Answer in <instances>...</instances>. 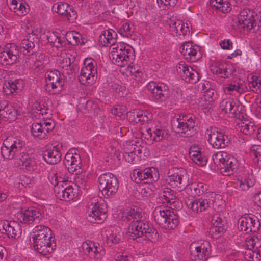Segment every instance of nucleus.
Masks as SVG:
<instances>
[{"mask_svg":"<svg viewBox=\"0 0 261 261\" xmlns=\"http://www.w3.org/2000/svg\"><path fill=\"white\" fill-rule=\"evenodd\" d=\"M148 222H143L141 220L135 223H130L128 228L129 232L134 238L141 237L148 228Z\"/></svg>","mask_w":261,"mask_h":261,"instance_id":"nucleus-41","label":"nucleus"},{"mask_svg":"<svg viewBox=\"0 0 261 261\" xmlns=\"http://www.w3.org/2000/svg\"><path fill=\"white\" fill-rule=\"evenodd\" d=\"M0 231L10 239H17L21 234L20 225L15 221L0 220Z\"/></svg>","mask_w":261,"mask_h":261,"instance_id":"nucleus-19","label":"nucleus"},{"mask_svg":"<svg viewBox=\"0 0 261 261\" xmlns=\"http://www.w3.org/2000/svg\"><path fill=\"white\" fill-rule=\"evenodd\" d=\"M10 9L16 15L23 16L29 12V7L25 0H7Z\"/></svg>","mask_w":261,"mask_h":261,"instance_id":"nucleus-36","label":"nucleus"},{"mask_svg":"<svg viewBox=\"0 0 261 261\" xmlns=\"http://www.w3.org/2000/svg\"><path fill=\"white\" fill-rule=\"evenodd\" d=\"M17 115V111L11 104H7L3 109H0V120L5 118L11 122L16 119Z\"/></svg>","mask_w":261,"mask_h":261,"instance_id":"nucleus-43","label":"nucleus"},{"mask_svg":"<svg viewBox=\"0 0 261 261\" xmlns=\"http://www.w3.org/2000/svg\"><path fill=\"white\" fill-rule=\"evenodd\" d=\"M209 2L212 7L223 13H227L231 9V5L227 0H210Z\"/></svg>","mask_w":261,"mask_h":261,"instance_id":"nucleus-49","label":"nucleus"},{"mask_svg":"<svg viewBox=\"0 0 261 261\" xmlns=\"http://www.w3.org/2000/svg\"><path fill=\"white\" fill-rule=\"evenodd\" d=\"M189 175L185 169H175L173 174L168 176L166 181L173 189L181 191L189 184Z\"/></svg>","mask_w":261,"mask_h":261,"instance_id":"nucleus-14","label":"nucleus"},{"mask_svg":"<svg viewBox=\"0 0 261 261\" xmlns=\"http://www.w3.org/2000/svg\"><path fill=\"white\" fill-rule=\"evenodd\" d=\"M242 106L238 100L231 98L223 99L220 104L221 111L231 118H236L239 114V108Z\"/></svg>","mask_w":261,"mask_h":261,"instance_id":"nucleus-23","label":"nucleus"},{"mask_svg":"<svg viewBox=\"0 0 261 261\" xmlns=\"http://www.w3.org/2000/svg\"><path fill=\"white\" fill-rule=\"evenodd\" d=\"M142 148L139 143L136 142L132 141L126 142L124 147L123 158L128 163H136L139 160V155L142 152Z\"/></svg>","mask_w":261,"mask_h":261,"instance_id":"nucleus-21","label":"nucleus"},{"mask_svg":"<svg viewBox=\"0 0 261 261\" xmlns=\"http://www.w3.org/2000/svg\"><path fill=\"white\" fill-rule=\"evenodd\" d=\"M119 186L117 177L111 173L102 174L98 178V189L105 198L114 195L118 191Z\"/></svg>","mask_w":261,"mask_h":261,"instance_id":"nucleus-5","label":"nucleus"},{"mask_svg":"<svg viewBox=\"0 0 261 261\" xmlns=\"http://www.w3.org/2000/svg\"><path fill=\"white\" fill-rule=\"evenodd\" d=\"M81 247L86 256L95 261L101 260L106 254L104 248L99 243L92 241L83 242Z\"/></svg>","mask_w":261,"mask_h":261,"instance_id":"nucleus-12","label":"nucleus"},{"mask_svg":"<svg viewBox=\"0 0 261 261\" xmlns=\"http://www.w3.org/2000/svg\"><path fill=\"white\" fill-rule=\"evenodd\" d=\"M217 98V92L213 89H210L204 93L203 97L200 98L199 105L204 113L208 112L212 109Z\"/></svg>","mask_w":261,"mask_h":261,"instance_id":"nucleus-33","label":"nucleus"},{"mask_svg":"<svg viewBox=\"0 0 261 261\" xmlns=\"http://www.w3.org/2000/svg\"><path fill=\"white\" fill-rule=\"evenodd\" d=\"M118 32L122 36L129 37L134 32L133 26L128 22H125L119 28Z\"/></svg>","mask_w":261,"mask_h":261,"instance_id":"nucleus-62","label":"nucleus"},{"mask_svg":"<svg viewBox=\"0 0 261 261\" xmlns=\"http://www.w3.org/2000/svg\"><path fill=\"white\" fill-rule=\"evenodd\" d=\"M213 201L207 198L187 199L185 204L187 208L195 213H200L210 207Z\"/></svg>","mask_w":261,"mask_h":261,"instance_id":"nucleus-26","label":"nucleus"},{"mask_svg":"<svg viewBox=\"0 0 261 261\" xmlns=\"http://www.w3.org/2000/svg\"><path fill=\"white\" fill-rule=\"evenodd\" d=\"M112 62L120 67L130 66L135 58L133 48L127 44L119 43L113 46L110 53Z\"/></svg>","mask_w":261,"mask_h":261,"instance_id":"nucleus-3","label":"nucleus"},{"mask_svg":"<svg viewBox=\"0 0 261 261\" xmlns=\"http://www.w3.org/2000/svg\"><path fill=\"white\" fill-rule=\"evenodd\" d=\"M62 148V144L60 143L48 147L43 153L44 161L49 164L59 163L61 160Z\"/></svg>","mask_w":261,"mask_h":261,"instance_id":"nucleus-29","label":"nucleus"},{"mask_svg":"<svg viewBox=\"0 0 261 261\" xmlns=\"http://www.w3.org/2000/svg\"><path fill=\"white\" fill-rule=\"evenodd\" d=\"M232 186L240 191H246L254 184L252 175L247 171L239 172L232 182Z\"/></svg>","mask_w":261,"mask_h":261,"instance_id":"nucleus-24","label":"nucleus"},{"mask_svg":"<svg viewBox=\"0 0 261 261\" xmlns=\"http://www.w3.org/2000/svg\"><path fill=\"white\" fill-rule=\"evenodd\" d=\"M195 124V117L191 114H181L171 121L173 129L177 133H186L192 129Z\"/></svg>","mask_w":261,"mask_h":261,"instance_id":"nucleus-11","label":"nucleus"},{"mask_svg":"<svg viewBox=\"0 0 261 261\" xmlns=\"http://www.w3.org/2000/svg\"><path fill=\"white\" fill-rule=\"evenodd\" d=\"M144 235V239L148 241L149 245L156 242L159 238L157 231L149 224H148V228L146 229Z\"/></svg>","mask_w":261,"mask_h":261,"instance_id":"nucleus-55","label":"nucleus"},{"mask_svg":"<svg viewBox=\"0 0 261 261\" xmlns=\"http://www.w3.org/2000/svg\"><path fill=\"white\" fill-rule=\"evenodd\" d=\"M24 142L18 137H8L3 142L1 147L2 156L6 159L11 160L21 150Z\"/></svg>","mask_w":261,"mask_h":261,"instance_id":"nucleus-7","label":"nucleus"},{"mask_svg":"<svg viewBox=\"0 0 261 261\" xmlns=\"http://www.w3.org/2000/svg\"><path fill=\"white\" fill-rule=\"evenodd\" d=\"M41 213L39 208L31 207L28 209H22L16 214L17 219L22 224H31L34 221L39 219Z\"/></svg>","mask_w":261,"mask_h":261,"instance_id":"nucleus-25","label":"nucleus"},{"mask_svg":"<svg viewBox=\"0 0 261 261\" xmlns=\"http://www.w3.org/2000/svg\"><path fill=\"white\" fill-rule=\"evenodd\" d=\"M145 88L153 100L157 102L165 101L169 96L168 86L162 82H149Z\"/></svg>","mask_w":261,"mask_h":261,"instance_id":"nucleus-10","label":"nucleus"},{"mask_svg":"<svg viewBox=\"0 0 261 261\" xmlns=\"http://www.w3.org/2000/svg\"><path fill=\"white\" fill-rule=\"evenodd\" d=\"M47 43L53 48V50H56V55H60V51L64 49L67 43L64 37H62L57 32L47 31L46 34Z\"/></svg>","mask_w":261,"mask_h":261,"instance_id":"nucleus-27","label":"nucleus"},{"mask_svg":"<svg viewBox=\"0 0 261 261\" xmlns=\"http://www.w3.org/2000/svg\"><path fill=\"white\" fill-rule=\"evenodd\" d=\"M142 214L139 208L127 209L124 212L123 219L124 221H130V223H135L141 220Z\"/></svg>","mask_w":261,"mask_h":261,"instance_id":"nucleus-46","label":"nucleus"},{"mask_svg":"<svg viewBox=\"0 0 261 261\" xmlns=\"http://www.w3.org/2000/svg\"><path fill=\"white\" fill-rule=\"evenodd\" d=\"M125 90V87L121 84L113 83L111 85V91L115 96H122Z\"/></svg>","mask_w":261,"mask_h":261,"instance_id":"nucleus-64","label":"nucleus"},{"mask_svg":"<svg viewBox=\"0 0 261 261\" xmlns=\"http://www.w3.org/2000/svg\"><path fill=\"white\" fill-rule=\"evenodd\" d=\"M189 156L196 165L199 166H205L207 159L201 152V148L198 146L192 145L189 149Z\"/></svg>","mask_w":261,"mask_h":261,"instance_id":"nucleus-38","label":"nucleus"},{"mask_svg":"<svg viewBox=\"0 0 261 261\" xmlns=\"http://www.w3.org/2000/svg\"><path fill=\"white\" fill-rule=\"evenodd\" d=\"M205 136L208 143L215 149L224 148L229 143L228 136L216 127L208 128L205 131Z\"/></svg>","mask_w":261,"mask_h":261,"instance_id":"nucleus-8","label":"nucleus"},{"mask_svg":"<svg viewBox=\"0 0 261 261\" xmlns=\"http://www.w3.org/2000/svg\"><path fill=\"white\" fill-rule=\"evenodd\" d=\"M39 163L37 155L22 152L17 164L25 172L32 173L37 170Z\"/></svg>","mask_w":261,"mask_h":261,"instance_id":"nucleus-20","label":"nucleus"},{"mask_svg":"<svg viewBox=\"0 0 261 261\" xmlns=\"http://www.w3.org/2000/svg\"><path fill=\"white\" fill-rule=\"evenodd\" d=\"M105 234L108 243L117 244L120 241V238L116 234V229L114 227H107L105 231Z\"/></svg>","mask_w":261,"mask_h":261,"instance_id":"nucleus-58","label":"nucleus"},{"mask_svg":"<svg viewBox=\"0 0 261 261\" xmlns=\"http://www.w3.org/2000/svg\"><path fill=\"white\" fill-rule=\"evenodd\" d=\"M245 258L248 261H259L261 260V247L254 250H247L245 253Z\"/></svg>","mask_w":261,"mask_h":261,"instance_id":"nucleus-59","label":"nucleus"},{"mask_svg":"<svg viewBox=\"0 0 261 261\" xmlns=\"http://www.w3.org/2000/svg\"><path fill=\"white\" fill-rule=\"evenodd\" d=\"M19 56L17 45L14 43L6 45L4 50L0 47V63L2 65H11L16 62Z\"/></svg>","mask_w":261,"mask_h":261,"instance_id":"nucleus-17","label":"nucleus"},{"mask_svg":"<svg viewBox=\"0 0 261 261\" xmlns=\"http://www.w3.org/2000/svg\"><path fill=\"white\" fill-rule=\"evenodd\" d=\"M46 89L52 94L61 91L64 80L59 71L56 70L47 71L45 74Z\"/></svg>","mask_w":261,"mask_h":261,"instance_id":"nucleus-15","label":"nucleus"},{"mask_svg":"<svg viewBox=\"0 0 261 261\" xmlns=\"http://www.w3.org/2000/svg\"><path fill=\"white\" fill-rule=\"evenodd\" d=\"M97 77L96 62L91 58H86L83 61L81 69L79 81L82 84L93 85Z\"/></svg>","mask_w":261,"mask_h":261,"instance_id":"nucleus-6","label":"nucleus"},{"mask_svg":"<svg viewBox=\"0 0 261 261\" xmlns=\"http://www.w3.org/2000/svg\"><path fill=\"white\" fill-rule=\"evenodd\" d=\"M176 71L178 75L187 82L194 84L199 80L197 71L189 66L185 62L181 61L176 65Z\"/></svg>","mask_w":261,"mask_h":261,"instance_id":"nucleus-16","label":"nucleus"},{"mask_svg":"<svg viewBox=\"0 0 261 261\" xmlns=\"http://www.w3.org/2000/svg\"><path fill=\"white\" fill-rule=\"evenodd\" d=\"M134 181L136 183L143 181L145 183H152L157 181L159 174L157 169L154 167L145 168L143 171L135 169L133 172Z\"/></svg>","mask_w":261,"mask_h":261,"instance_id":"nucleus-18","label":"nucleus"},{"mask_svg":"<svg viewBox=\"0 0 261 261\" xmlns=\"http://www.w3.org/2000/svg\"><path fill=\"white\" fill-rule=\"evenodd\" d=\"M76 188L69 185L65 187L63 185L58 184L54 188V192L57 198L61 200L69 201L77 196Z\"/></svg>","mask_w":261,"mask_h":261,"instance_id":"nucleus-28","label":"nucleus"},{"mask_svg":"<svg viewBox=\"0 0 261 261\" xmlns=\"http://www.w3.org/2000/svg\"><path fill=\"white\" fill-rule=\"evenodd\" d=\"M32 244L38 253L43 256L51 254L56 249V243L52 230L43 225L36 226L33 229Z\"/></svg>","mask_w":261,"mask_h":261,"instance_id":"nucleus-1","label":"nucleus"},{"mask_svg":"<svg viewBox=\"0 0 261 261\" xmlns=\"http://www.w3.org/2000/svg\"><path fill=\"white\" fill-rule=\"evenodd\" d=\"M64 172V171H59L58 172H57L51 178L52 184L54 185L55 186L58 184H60V185L63 184L66 185V181L67 177Z\"/></svg>","mask_w":261,"mask_h":261,"instance_id":"nucleus-61","label":"nucleus"},{"mask_svg":"<svg viewBox=\"0 0 261 261\" xmlns=\"http://www.w3.org/2000/svg\"><path fill=\"white\" fill-rule=\"evenodd\" d=\"M23 84V81L21 79L9 81L4 85L3 92L6 95H10L16 92L17 90H21L24 87Z\"/></svg>","mask_w":261,"mask_h":261,"instance_id":"nucleus-45","label":"nucleus"},{"mask_svg":"<svg viewBox=\"0 0 261 261\" xmlns=\"http://www.w3.org/2000/svg\"><path fill=\"white\" fill-rule=\"evenodd\" d=\"M250 155L253 162L258 167H261V145H253L250 148Z\"/></svg>","mask_w":261,"mask_h":261,"instance_id":"nucleus-53","label":"nucleus"},{"mask_svg":"<svg viewBox=\"0 0 261 261\" xmlns=\"http://www.w3.org/2000/svg\"><path fill=\"white\" fill-rule=\"evenodd\" d=\"M64 164L69 172L75 175L82 173V163L77 150L74 148L69 150L65 156Z\"/></svg>","mask_w":261,"mask_h":261,"instance_id":"nucleus-13","label":"nucleus"},{"mask_svg":"<svg viewBox=\"0 0 261 261\" xmlns=\"http://www.w3.org/2000/svg\"><path fill=\"white\" fill-rule=\"evenodd\" d=\"M245 245L248 248L247 250H251L255 247L258 248L261 247V240L254 236L248 237L246 240Z\"/></svg>","mask_w":261,"mask_h":261,"instance_id":"nucleus-60","label":"nucleus"},{"mask_svg":"<svg viewBox=\"0 0 261 261\" xmlns=\"http://www.w3.org/2000/svg\"><path fill=\"white\" fill-rule=\"evenodd\" d=\"M52 10L57 13L65 15L71 22L75 20L77 16L73 7L66 3H55L52 7Z\"/></svg>","mask_w":261,"mask_h":261,"instance_id":"nucleus-31","label":"nucleus"},{"mask_svg":"<svg viewBox=\"0 0 261 261\" xmlns=\"http://www.w3.org/2000/svg\"><path fill=\"white\" fill-rule=\"evenodd\" d=\"M170 30L172 34L181 39L189 35L191 30V24L189 22H184L177 20L170 25Z\"/></svg>","mask_w":261,"mask_h":261,"instance_id":"nucleus-34","label":"nucleus"},{"mask_svg":"<svg viewBox=\"0 0 261 261\" xmlns=\"http://www.w3.org/2000/svg\"><path fill=\"white\" fill-rule=\"evenodd\" d=\"M141 134L142 137L148 141H160L165 138L167 132L160 127H155L153 130L149 128L145 130L142 129Z\"/></svg>","mask_w":261,"mask_h":261,"instance_id":"nucleus-37","label":"nucleus"},{"mask_svg":"<svg viewBox=\"0 0 261 261\" xmlns=\"http://www.w3.org/2000/svg\"><path fill=\"white\" fill-rule=\"evenodd\" d=\"M224 91L227 94H232L235 92L242 93L244 91V87L242 84L238 82H230L224 85Z\"/></svg>","mask_w":261,"mask_h":261,"instance_id":"nucleus-51","label":"nucleus"},{"mask_svg":"<svg viewBox=\"0 0 261 261\" xmlns=\"http://www.w3.org/2000/svg\"><path fill=\"white\" fill-rule=\"evenodd\" d=\"M47 117H43V120L39 122H34L31 126L30 131L32 136L39 139H45L47 134L51 132L55 126L54 120Z\"/></svg>","mask_w":261,"mask_h":261,"instance_id":"nucleus-9","label":"nucleus"},{"mask_svg":"<svg viewBox=\"0 0 261 261\" xmlns=\"http://www.w3.org/2000/svg\"><path fill=\"white\" fill-rule=\"evenodd\" d=\"M251 79L249 85L250 89L256 93H261V74L253 75Z\"/></svg>","mask_w":261,"mask_h":261,"instance_id":"nucleus-57","label":"nucleus"},{"mask_svg":"<svg viewBox=\"0 0 261 261\" xmlns=\"http://www.w3.org/2000/svg\"><path fill=\"white\" fill-rule=\"evenodd\" d=\"M236 128L244 134L250 135L255 130V125L253 121L244 120L237 123Z\"/></svg>","mask_w":261,"mask_h":261,"instance_id":"nucleus-48","label":"nucleus"},{"mask_svg":"<svg viewBox=\"0 0 261 261\" xmlns=\"http://www.w3.org/2000/svg\"><path fill=\"white\" fill-rule=\"evenodd\" d=\"M107 205L103 199L97 196L89 197L88 213L90 222L102 223L107 217Z\"/></svg>","mask_w":261,"mask_h":261,"instance_id":"nucleus-4","label":"nucleus"},{"mask_svg":"<svg viewBox=\"0 0 261 261\" xmlns=\"http://www.w3.org/2000/svg\"><path fill=\"white\" fill-rule=\"evenodd\" d=\"M236 23L240 28L250 30L256 25L255 15L252 11L244 9L237 15Z\"/></svg>","mask_w":261,"mask_h":261,"instance_id":"nucleus-22","label":"nucleus"},{"mask_svg":"<svg viewBox=\"0 0 261 261\" xmlns=\"http://www.w3.org/2000/svg\"><path fill=\"white\" fill-rule=\"evenodd\" d=\"M160 198L162 203H168L170 205L176 201V196L173 191L170 188H165L160 194Z\"/></svg>","mask_w":261,"mask_h":261,"instance_id":"nucleus-50","label":"nucleus"},{"mask_svg":"<svg viewBox=\"0 0 261 261\" xmlns=\"http://www.w3.org/2000/svg\"><path fill=\"white\" fill-rule=\"evenodd\" d=\"M228 65L224 62L217 61L213 63L210 66V70L215 74L221 77H227L229 73L227 71Z\"/></svg>","mask_w":261,"mask_h":261,"instance_id":"nucleus-44","label":"nucleus"},{"mask_svg":"<svg viewBox=\"0 0 261 261\" xmlns=\"http://www.w3.org/2000/svg\"><path fill=\"white\" fill-rule=\"evenodd\" d=\"M208 186L203 182H193L189 185L187 192L192 196L201 195L207 191Z\"/></svg>","mask_w":261,"mask_h":261,"instance_id":"nucleus-47","label":"nucleus"},{"mask_svg":"<svg viewBox=\"0 0 261 261\" xmlns=\"http://www.w3.org/2000/svg\"><path fill=\"white\" fill-rule=\"evenodd\" d=\"M116 32L112 29H107L103 30L99 36V43L104 46L109 45L116 46L115 43L117 39Z\"/></svg>","mask_w":261,"mask_h":261,"instance_id":"nucleus-39","label":"nucleus"},{"mask_svg":"<svg viewBox=\"0 0 261 261\" xmlns=\"http://www.w3.org/2000/svg\"><path fill=\"white\" fill-rule=\"evenodd\" d=\"M127 71L129 72L130 78L138 84L143 83L146 79V75L144 73L143 68L137 65H133L127 67Z\"/></svg>","mask_w":261,"mask_h":261,"instance_id":"nucleus-40","label":"nucleus"},{"mask_svg":"<svg viewBox=\"0 0 261 261\" xmlns=\"http://www.w3.org/2000/svg\"><path fill=\"white\" fill-rule=\"evenodd\" d=\"M230 156L227 152L218 151L212 155V160L215 164L221 167V165L223 166Z\"/></svg>","mask_w":261,"mask_h":261,"instance_id":"nucleus-56","label":"nucleus"},{"mask_svg":"<svg viewBox=\"0 0 261 261\" xmlns=\"http://www.w3.org/2000/svg\"><path fill=\"white\" fill-rule=\"evenodd\" d=\"M151 216L156 224L167 230H173L179 224L178 217L168 206L159 205L155 207Z\"/></svg>","mask_w":261,"mask_h":261,"instance_id":"nucleus-2","label":"nucleus"},{"mask_svg":"<svg viewBox=\"0 0 261 261\" xmlns=\"http://www.w3.org/2000/svg\"><path fill=\"white\" fill-rule=\"evenodd\" d=\"M192 251L191 258L193 261H206L210 255L211 246L208 241H203L194 247Z\"/></svg>","mask_w":261,"mask_h":261,"instance_id":"nucleus-30","label":"nucleus"},{"mask_svg":"<svg viewBox=\"0 0 261 261\" xmlns=\"http://www.w3.org/2000/svg\"><path fill=\"white\" fill-rule=\"evenodd\" d=\"M226 161L223 166H221V172L224 176H229L237 171L238 162L237 159L232 155Z\"/></svg>","mask_w":261,"mask_h":261,"instance_id":"nucleus-42","label":"nucleus"},{"mask_svg":"<svg viewBox=\"0 0 261 261\" xmlns=\"http://www.w3.org/2000/svg\"><path fill=\"white\" fill-rule=\"evenodd\" d=\"M180 51L186 59L191 62H195L200 58L199 47L190 42L184 43L180 47Z\"/></svg>","mask_w":261,"mask_h":261,"instance_id":"nucleus-35","label":"nucleus"},{"mask_svg":"<svg viewBox=\"0 0 261 261\" xmlns=\"http://www.w3.org/2000/svg\"><path fill=\"white\" fill-rule=\"evenodd\" d=\"M152 119V114L148 111L139 110L138 116H137V122L144 123L151 121Z\"/></svg>","mask_w":261,"mask_h":261,"instance_id":"nucleus-63","label":"nucleus"},{"mask_svg":"<svg viewBox=\"0 0 261 261\" xmlns=\"http://www.w3.org/2000/svg\"><path fill=\"white\" fill-rule=\"evenodd\" d=\"M93 178V174L90 171H85L82 174L77 176L76 182L79 187L83 189L86 188L87 185Z\"/></svg>","mask_w":261,"mask_h":261,"instance_id":"nucleus-54","label":"nucleus"},{"mask_svg":"<svg viewBox=\"0 0 261 261\" xmlns=\"http://www.w3.org/2000/svg\"><path fill=\"white\" fill-rule=\"evenodd\" d=\"M66 43H69L72 45H76L84 43L81 35L75 31H70L66 33L65 38Z\"/></svg>","mask_w":261,"mask_h":261,"instance_id":"nucleus-52","label":"nucleus"},{"mask_svg":"<svg viewBox=\"0 0 261 261\" xmlns=\"http://www.w3.org/2000/svg\"><path fill=\"white\" fill-rule=\"evenodd\" d=\"M258 221L253 215H244L239 220V228L242 231H255L259 226Z\"/></svg>","mask_w":261,"mask_h":261,"instance_id":"nucleus-32","label":"nucleus"}]
</instances>
